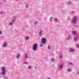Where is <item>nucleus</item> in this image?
Wrapping results in <instances>:
<instances>
[{"label": "nucleus", "instance_id": "nucleus-1", "mask_svg": "<svg viewBox=\"0 0 79 79\" xmlns=\"http://www.w3.org/2000/svg\"><path fill=\"white\" fill-rule=\"evenodd\" d=\"M77 17L76 16H74L72 18L70 21V23L71 24H76L77 23Z\"/></svg>", "mask_w": 79, "mask_h": 79}, {"label": "nucleus", "instance_id": "nucleus-2", "mask_svg": "<svg viewBox=\"0 0 79 79\" xmlns=\"http://www.w3.org/2000/svg\"><path fill=\"white\" fill-rule=\"evenodd\" d=\"M1 70H2V73H1V74L2 75H3V74H5L6 72V70H5V67H1Z\"/></svg>", "mask_w": 79, "mask_h": 79}, {"label": "nucleus", "instance_id": "nucleus-3", "mask_svg": "<svg viewBox=\"0 0 79 79\" xmlns=\"http://www.w3.org/2000/svg\"><path fill=\"white\" fill-rule=\"evenodd\" d=\"M37 44H35L33 45L32 48L33 50L34 51V50H36V49H37Z\"/></svg>", "mask_w": 79, "mask_h": 79}, {"label": "nucleus", "instance_id": "nucleus-4", "mask_svg": "<svg viewBox=\"0 0 79 79\" xmlns=\"http://www.w3.org/2000/svg\"><path fill=\"white\" fill-rule=\"evenodd\" d=\"M41 42L42 44H44L46 43V40L44 38H43V39L41 40Z\"/></svg>", "mask_w": 79, "mask_h": 79}, {"label": "nucleus", "instance_id": "nucleus-5", "mask_svg": "<svg viewBox=\"0 0 79 79\" xmlns=\"http://www.w3.org/2000/svg\"><path fill=\"white\" fill-rule=\"evenodd\" d=\"M12 23L13 24H14V23L15 22V17L14 19H13V20L11 21Z\"/></svg>", "mask_w": 79, "mask_h": 79}, {"label": "nucleus", "instance_id": "nucleus-6", "mask_svg": "<svg viewBox=\"0 0 79 79\" xmlns=\"http://www.w3.org/2000/svg\"><path fill=\"white\" fill-rule=\"evenodd\" d=\"M63 64H60V68H63Z\"/></svg>", "mask_w": 79, "mask_h": 79}, {"label": "nucleus", "instance_id": "nucleus-7", "mask_svg": "<svg viewBox=\"0 0 79 79\" xmlns=\"http://www.w3.org/2000/svg\"><path fill=\"white\" fill-rule=\"evenodd\" d=\"M67 4L69 5H70L71 4V2H67Z\"/></svg>", "mask_w": 79, "mask_h": 79}, {"label": "nucleus", "instance_id": "nucleus-8", "mask_svg": "<svg viewBox=\"0 0 79 79\" xmlns=\"http://www.w3.org/2000/svg\"><path fill=\"white\" fill-rule=\"evenodd\" d=\"M54 20H55L56 22H57V21H58V19H57V18H54Z\"/></svg>", "mask_w": 79, "mask_h": 79}, {"label": "nucleus", "instance_id": "nucleus-9", "mask_svg": "<svg viewBox=\"0 0 79 79\" xmlns=\"http://www.w3.org/2000/svg\"><path fill=\"white\" fill-rule=\"evenodd\" d=\"M41 34H42V30H40L39 34L40 35H41Z\"/></svg>", "mask_w": 79, "mask_h": 79}, {"label": "nucleus", "instance_id": "nucleus-10", "mask_svg": "<svg viewBox=\"0 0 79 79\" xmlns=\"http://www.w3.org/2000/svg\"><path fill=\"white\" fill-rule=\"evenodd\" d=\"M70 52H74V49L73 48H70Z\"/></svg>", "mask_w": 79, "mask_h": 79}, {"label": "nucleus", "instance_id": "nucleus-11", "mask_svg": "<svg viewBox=\"0 0 79 79\" xmlns=\"http://www.w3.org/2000/svg\"><path fill=\"white\" fill-rule=\"evenodd\" d=\"M12 24H13V23H11V22L9 23V26H12Z\"/></svg>", "mask_w": 79, "mask_h": 79}, {"label": "nucleus", "instance_id": "nucleus-12", "mask_svg": "<svg viewBox=\"0 0 79 79\" xmlns=\"http://www.w3.org/2000/svg\"><path fill=\"white\" fill-rule=\"evenodd\" d=\"M69 65H70V66H73V64L71 63V62H70L69 63Z\"/></svg>", "mask_w": 79, "mask_h": 79}, {"label": "nucleus", "instance_id": "nucleus-13", "mask_svg": "<svg viewBox=\"0 0 79 79\" xmlns=\"http://www.w3.org/2000/svg\"><path fill=\"white\" fill-rule=\"evenodd\" d=\"M3 47H6V43H4V44L3 45Z\"/></svg>", "mask_w": 79, "mask_h": 79}, {"label": "nucleus", "instance_id": "nucleus-14", "mask_svg": "<svg viewBox=\"0 0 79 79\" xmlns=\"http://www.w3.org/2000/svg\"><path fill=\"white\" fill-rule=\"evenodd\" d=\"M74 12H73V11H72L71 12H70V15H73V14Z\"/></svg>", "mask_w": 79, "mask_h": 79}, {"label": "nucleus", "instance_id": "nucleus-15", "mask_svg": "<svg viewBox=\"0 0 79 79\" xmlns=\"http://www.w3.org/2000/svg\"><path fill=\"white\" fill-rule=\"evenodd\" d=\"M68 72H69L70 71H71V69H67Z\"/></svg>", "mask_w": 79, "mask_h": 79}, {"label": "nucleus", "instance_id": "nucleus-16", "mask_svg": "<svg viewBox=\"0 0 79 79\" xmlns=\"http://www.w3.org/2000/svg\"><path fill=\"white\" fill-rule=\"evenodd\" d=\"M37 22L36 21L35 22L34 24V25H35V24H37Z\"/></svg>", "mask_w": 79, "mask_h": 79}, {"label": "nucleus", "instance_id": "nucleus-17", "mask_svg": "<svg viewBox=\"0 0 79 79\" xmlns=\"http://www.w3.org/2000/svg\"><path fill=\"white\" fill-rule=\"evenodd\" d=\"M72 34H76V31H73L72 32Z\"/></svg>", "mask_w": 79, "mask_h": 79}, {"label": "nucleus", "instance_id": "nucleus-18", "mask_svg": "<svg viewBox=\"0 0 79 79\" xmlns=\"http://www.w3.org/2000/svg\"><path fill=\"white\" fill-rule=\"evenodd\" d=\"M25 6L26 8H28V4H26Z\"/></svg>", "mask_w": 79, "mask_h": 79}, {"label": "nucleus", "instance_id": "nucleus-19", "mask_svg": "<svg viewBox=\"0 0 79 79\" xmlns=\"http://www.w3.org/2000/svg\"><path fill=\"white\" fill-rule=\"evenodd\" d=\"M48 50H50V46H48Z\"/></svg>", "mask_w": 79, "mask_h": 79}, {"label": "nucleus", "instance_id": "nucleus-20", "mask_svg": "<svg viewBox=\"0 0 79 79\" xmlns=\"http://www.w3.org/2000/svg\"><path fill=\"white\" fill-rule=\"evenodd\" d=\"M52 19V17H50L49 21H51V20Z\"/></svg>", "mask_w": 79, "mask_h": 79}, {"label": "nucleus", "instance_id": "nucleus-21", "mask_svg": "<svg viewBox=\"0 0 79 79\" xmlns=\"http://www.w3.org/2000/svg\"><path fill=\"white\" fill-rule=\"evenodd\" d=\"M52 62H53V61H54V59L52 58Z\"/></svg>", "mask_w": 79, "mask_h": 79}, {"label": "nucleus", "instance_id": "nucleus-22", "mask_svg": "<svg viewBox=\"0 0 79 79\" xmlns=\"http://www.w3.org/2000/svg\"><path fill=\"white\" fill-rule=\"evenodd\" d=\"M3 12L2 11L0 12V14L2 15V14H3Z\"/></svg>", "mask_w": 79, "mask_h": 79}, {"label": "nucleus", "instance_id": "nucleus-23", "mask_svg": "<svg viewBox=\"0 0 79 79\" xmlns=\"http://www.w3.org/2000/svg\"><path fill=\"white\" fill-rule=\"evenodd\" d=\"M77 48H79V46L78 45H77Z\"/></svg>", "mask_w": 79, "mask_h": 79}, {"label": "nucleus", "instance_id": "nucleus-24", "mask_svg": "<svg viewBox=\"0 0 79 79\" xmlns=\"http://www.w3.org/2000/svg\"><path fill=\"white\" fill-rule=\"evenodd\" d=\"M16 56L17 57V58H18L19 57V55H17Z\"/></svg>", "mask_w": 79, "mask_h": 79}, {"label": "nucleus", "instance_id": "nucleus-25", "mask_svg": "<svg viewBox=\"0 0 79 79\" xmlns=\"http://www.w3.org/2000/svg\"><path fill=\"white\" fill-rule=\"evenodd\" d=\"M31 68V66H30V65H29V66H28V68Z\"/></svg>", "mask_w": 79, "mask_h": 79}, {"label": "nucleus", "instance_id": "nucleus-26", "mask_svg": "<svg viewBox=\"0 0 79 79\" xmlns=\"http://www.w3.org/2000/svg\"><path fill=\"white\" fill-rule=\"evenodd\" d=\"M2 34V31H0V34L1 35V34Z\"/></svg>", "mask_w": 79, "mask_h": 79}, {"label": "nucleus", "instance_id": "nucleus-27", "mask_svg": "<svg viewBox=\"0 0 79 79\" xmlns=\"http://www.w3.org/2000/svg\"><path fill=\"white\" fill-rule=\"evenodd\" d=\"M77 38H75V40H77Z\"/></svg>", "mask_w": 79, "mask_h": 79}, {"label": "nucleus", "instance_id": "nucleus-28", "mask_svg": "<svg viewBox=\"0 0 79 79\" xmlns=\"http://www.w3.org/2000/svg\"><path fill=\"white\" fill-rule=\"evenodd\" d=\"M43 45H42V44H41L40 45V47H42V46H43Z\"/></svg>", "mask_w": 79, "mask_h": 79}, {"label": "nucleus", "instance_id": "nucleus-29", "mask_svg": "<svg viewBox=\"0 0 79 79\" xmlns=\"http://www.w3.org/2000/svg\"><path fill=\"white\" fill-rule=\"evenodd\" d=\"M24 63H25V64H27V62H24Z\"/></svg>", "mask_w": 79, "mask_h": 79}, {"label": "nucleus", "instance_id": "nucleus-30", "mask_svg": "<svg viewBox=\"0 0 79 79\" xmlns=\"http://www.w3.org/2000/svg\"><path fill=\"white\" fill-rule=\"evenodd\" d=\"M28 39V37H27V38H26V39Z\"/></svg>", "mask_w": 79, "mask_h": 79}, {"label": "nucleus", "instance_id": "nucleus-31", "mask_svg": "<svg viewBox=\"0 0 79 79\" xmlns=\"http://www.w3.org/2000/svg\"><path fill=\"white\" fill-rule=\"evenodd\" d=\"M61 57H62V56H61V57H60V59H61V60H62V59H61Z\"/></svg>", "mask_w": 79, "mask_h": 79}, {"label": "nucleus", "instance_id": "nucleus-32", "mask_svg": "<svg viewBox=\"0 0 79 79\" xmlns=\"http://www.w3.org/2000/svg\"><path fill=\"white\" fill-rule=\"evenodd\" d=\"M25 58H27V56H25Z\"/></svg>", "mask_w": 79, "mask_h": 79}, {"label": "nucleus", "instance_id": "nucleus-33", "mask_svg": "<svg viewBox=\"0 0 79 79\" xmlns=\"http://www.w3.org/2000/svg\"><path fill=\"white\" fill-rule=\"evenodd\" d=\"M18 0H15V1H18Z\"/></svg>", "mask_w": 79, "mask_h": 79}]
</instances>
